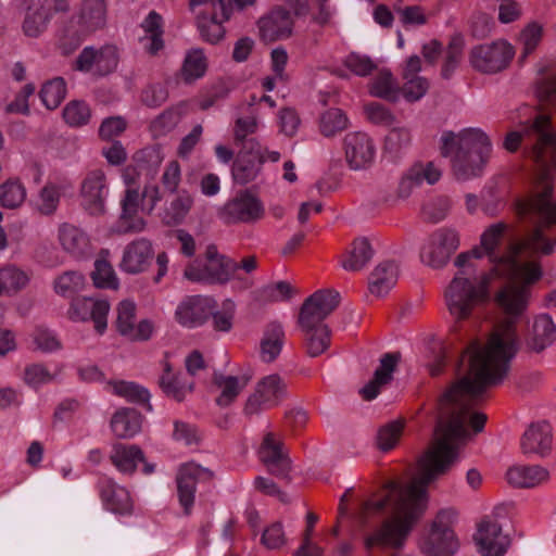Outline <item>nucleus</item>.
I'll list each match as a JSON object with an SVG mask.
<instances>
[{"label":"nucleus","mask_w":556,"mask_h":556,"mask_svg":"<svg viewBox=\"0 0 556 556\" xmlns=\"http://www.w3.org/2000/svg\"><path fill=\"white\" fill-rule=\"evenodd\" d=\"M153 257L152 244L147 239L129 243L124 252L121 268L128 274H138L150 265Z\"/></svg>","instance_id":"5701e85b"},{"label":"nucleus","mask_w":556,"mask_h":556,"mask_svg":"<svg viewBox=\"0 0 556 556\" xmlns=\"http://www.w3.org/2000/svg\"><path fill=\"white\" fill-rule=\"evenodd\" d=\"M520 446L523 454L545 456L552 448V431L547 422L531 424L525 431Z\"/></svg>","instance_id":"b1692460"},{"label":"nucleus","mask_w":556,"mask_h":556,"mask_svg":"<svg viewBox=\"0 0 556 556\" xmlns=\"http://www.w3.org/2000/svg\"><path fill=\"white\" fill-rule=\"evenodd\" d=\"M556 340V326L548 315L535 318L532 334L527 339L528 350L541 353Z\"/></svg>","instance_id":"a878e982"},{"label":"nucleus","mask_w":556,"mask_h":556,"mask_svg":"<svg viewBox=\"0 0 556 556\" xmlns=\"http://www.w3.org/2000/svg\"><path fill=\"white\" fill-rule=\"evenodd\" d=\"M410 132L407 128H392L386 137L384 147L390 153H397L410 143Z\"/></svg>","instance_id":"0e129e2a"},{"label":"nucleus","mask_w":556,"mask_h":556,"mask_svg":"<svg viewBox=\"0 0 556 556\" xmlns=\"http://www.w3.org/2000/svg\"><path fill=\"white\" fill-rule=\"evenodd\" d=\"M185 111L186 105L184 103L169 106L155 117L152 127L160 131H168L179 123Z\"/></svg>","instance_id":"5fc2aeb1"},{"label":"nucleus","mask_w":556,"mask_h":556,"mask_svg":"<svg viewBox=\"0 0 556 556\" xmlns=\"http://www.w3.org/2000/svg\"><path fill=\"white\" fill-rule=\"evenodd\" d=\"M111 460L119 471L132 473L138 463H144V454L138 445L115 444Z\"/></svg>","instance_id":"72a5a7b5"},{"label":"nucleus","mask_w":556,"mask_h":556,"mask_svg":"<svg viewBox=\"0 0 556 556\" xmlns=\"http://www.w3.org/2000/svg\"><path fill=\"white\" fill-rule=\"evenodd\" d=\"M168 99V90L161 84H150L140 93V101L148 108H159Z\"/></svg>","instance_id":"bf43d9fd"},{"label":"nucleus","mask_w":556,"mask_h":556,"mask_svg":"<svg viewBox=\"0 0 556 556\" xmlns=\"http://www.w3.org/2000/svg\"><path fill=\"white\" fill-rule=\"evenodd\" d=\"M109 311L110 303L106 300L75 296L72 299L68 317L73 321H87L91 319L94 323L96 331L102 334L108 327Z\"/></svg>","instance_id":"4468645a"},{"label":"nucleus","mask_w":556,"mask_h":556,"mask_svg":"<svg viewBox=\"0 0 556 556\" xmlns=\"http://www.w3.org/2000/svg\"><path fill=\"white\" fill-rule=\"evenodd\" d=\"M506 478L515 488H533L547 480L548 471L538 465L513 466L507 470Z\"/></svg>","instance_id":"c756f323"},{"label":"nucleus","mask_w":556,"mask_h":556,"mask_svg":"<svg viewBox=\"0 0 556 556\" xmlns=\"http://www.w3.org/2000/svg\"><path fill=\"white\" fill-rule=\"evenodd\" d=\"M301 330L304 333L305 351L311 357L319 356L330 346L331 332L328 326Z\"/></svg>","instance_id":"e433bc0d"},{"label":"nucleus","mask_w":556,"mask_h":556,"mask_svg":"<svg viewBox=\"0 0 556 556\" xmlns=\"http://www.w3.org/2000/svg\"><path fill=\"white\" fill-rule=\"evenodd\" d=\"M293 24L290 12L278 7L257 21L260 39L265 43L287 39L292 35Z\"/></svg>","instance_id":"412c9836"},{"label":"nucleus","mask_w":556,"mask_h":556,"mask_svg":"<svg viewBox=\"0 0 556 556\" xmlns=\"http://www.w3.org/2000/svg\"><path fill=\"white\" fill-rule=\"evenodd\" d=\"M407 173L409 174V179H413L416 185H420L424 180L433 185L441 177V172L434 167L432 162H428L426 164L416 163Z\"/></svg>","instance_id":"680f3d73"},{"label":"nucleus","mask_w":556,"mask_h":556,"mask_svg":"<svg viewBox=\"0 0 556 556\" xmlns=\"http://www.w3.org/2000/svg\"><path fill=\"white\" fill-rule=\"evenodd\" d=\"M262 543L270 549L279 548L286 543L282 523L276 521L267 527L262 534Z\"/></svg>","instance_id":"774afa93"},{"label":"nucleus","mask_w":556,"mask_h":556,"mask_svg":"<svg viewBox=\"0 0 556 556\" xmlns=\"http://www.w3.org/2000/svg\"><path fill=\"white\" fill-rule=\"evenodd\" d=\"M140 26L144 31V36L140 37V42L150 55H156L164 49L162 16L157 12L151 11Z\"/></svg>","instance_id":"393cba45"},{"label":"nucleus","mask_w":556,"mask_h":556,"mask_svg":"<svg viewBox=\"0 0 556 556\" xmlns=\"http://www.w3.org/2000/svg\"><path fill=\"white\" fill-rule=\"evenodd\" d=\"M108 193L106 177L102 169H93L84 178L80 187V197L84 208L93 216L105 213V198Z\"/></svg>","instance_id":"dca6fc26"},{"label":"nucleus","mask_w":556,"mask_h":556,"mask_svg":"<svg viewBox=\"0 0 556 556\" xmlns=\"http://www.w3.org/2000/svg\"><path fill=\"white\" fill-rule=\"evenodd\" d=\"M429 88V83L420 76L409 77L403 86V96L407 101L414 102L425 96Z\"/></svg>","instance_id":"338daca9"},{"label":"nucleus","mask_w":556,"mask_h":556,"mask_svg":"<svg viewBox=\"0 0 556 556\" xmlns=\"http://www.w3.org/2000/svg\"><path fill=\"white\" fill-rule=\"evenodd\" d=\"M489 277L482 274L471 278L468 269L458 270L445 290V300L450 313L457 320L470 316L472 308L488 298Z\"/></svg>","instance_id":"20e7f679"},{"label":"nucleus","mask_w":556,"mask_h":556,"mask_svg":"<svg viewBox=\"0 0 556 556\" xmlns=\"http://www.w3.org/2000/svg\"><path fill=\"white\" fill-rule=\"evenodd\" d=\"M109 383L112 386L113 392L116 395L122 396L131 403L144 405L148 409H151V404L149 403L150 393L143 387L135 382L124 380L110 381Z\"/></svg>","instance_id":"ea45409f"},{"label":"nucleus","mask_w":556,"mask_h":556,"mask_svg":"<svg viewBox=\"0 0 556 556\" xmlns=\"http://www.w3.org/2000/svg\"><path fill=\"white\" fill-rule=\"evenodd\" d=\"M372 256L374 249L371 248L368 239H355L346 258L342 261V266L346 270L357 271L361 270L372 258Z\"/></svg>","instance_id":"f704fd0d"},{"label":"nucleus","mask_w":556,"mask_h":556,"mask_svg":"<svg viewBox=\"0 0 556 556\" xmlns=\"http://www.w3.org/2000/svg\"><path fill=\"white\" fill-rule=\"evenodd\" d=\"M464 46V37L460 34L452 36L446 48L445 61L441 71V76L444 79H450L455 68L458 66L463 56Z\"/></svg>","instance_id":"37998d69"},{"label":"nucleus","mask_w":556,"mask_h":556,"mask_svg":"<svg viewBox=\"0 0 556 556\" xmlns=\"http://www.w3.org/2000/svg\"><path fill=\"white\" fill-rule=\"evenodd\" d=\"M281 448L282 443L275 441L274 433H266L258 451L261 462L266 466L287 457Z\"/></svg>","instance_id":"4d7b16f0"},{"label":"nucleus","mask_w":556,"mask_h":556,"mask_svg":"<svg viewBox=\"0 0 556 556\" xmlns=\"http://www.w3.org/2000/svg\"><path fill=\"white\" fill-rule=\"evenodd\" d=\"M66 94V85L62 77H55L41 87L39 97L48 110L56 109Z\"/></svg>","instance_id":"79ce46f5"},{"label":"nucleus","mask_w":556,"mask_h":556,"mask_svg":"<svg viewBox=\"0 0 556 556\" xmlns=\"http://www.w3.org/2000/svg\"><path fill=\"white\" fill-rule=\"evenodd\" d=\"M106 24V4L104 0H84L77 21L72 18L63 29L61 49L64 55L73 53L85 37L102 29Z\"/></svg>","instance_id":"39448f33"},{"label":"nucleus","mask_w":556,"mask_h":556,"mask_svg":"<svg viewBox=\"0 0 556 556\" xmlns=\"http://www.w3.org/2000/svg\"><path fill=\"white\" fill-rule=\"evenodd\" d=\"M528 198L517 200L516 206ZM516 214L521 223L536 227L519 243L509 245L506 253L495 252L508 228L506 223L491 225L481 236V247L493 263V270L508 280L495 294V303L506 318L493 327L486 344L473 340L463 351L455 367L458 379L438 400L433 438L420 457H457L460 443L468 437L466 425L476 433L483 430L486 415L471 414V409L483 400L489 388L500 386L507 378L510 362L520 348L515 323L526 311L529 287L541 279L542 269L536 263H522L519 255H549L554 243L541 229L547 225L521 218L518 207Z\"/></svg>","instance_id":"f257e3e1"},{"label":"nucleus","mask_w":556,"mask_h":556,"mask_svg":"<svg viewBox=\"0 0 556 556\" xmlns=\"http://www.w3.org/2000/svg\"><path fill=\"white\" fill-rule=\"evenodd\" d=\"M265 210L262 201L249 190L240 191L220 210V218L230 224H255L263 218Z\"/></svg>","instance_id":"6e6552de"},{"label":"nucleus","mask_w":556,"mask_h":556,"mask_svg":"<svg viewBox=\"0 0 556 556\" xmlns=\"http://www.w3.org/2000/svg\"><path fill=\"white\" fill-rule=\"evenodd\" d=\"M440 153L451 159L453 175L457 180H468L481 175L491 153L489 137L480 129L468 128L458 134H442Z\"/></svg>","instance_id":"f03ea898"},{"label":"nucleus","mask_w":556,"mask_h":556,"mask_svg":"<svg viewBox=\"0 0 556 556\" xmlns=\"http://www.w3.org/2000/svg\"><path fill=\"white\" fill-rule=\"evenodd\" d=\"M159 386L168 397H173L177 402H181L187 391H192L193 388L192 383L186 388L180 376L173 372L172 365L168 362L164 364V370L159 379Z\"/></svg>","instance_id":"c9c22d12"},{"label":"nucleus","mask_w":556,"mask_h":556,"mask_svg":"<svg viewBox=\"0 0 556 556\" xmlns=\"http://www.w3.org/2000/svg\"><path fill=\"white\" fill-rule=\"evenodd\" d=\"M197 27L201 38L212 45H216L225 37L226 29L223 26V21L217 20L216 13L211 15H207L205 12L199 13L197 16Z\"/></svg>","instance_id":"4c0bfd02"},{"label":"nucleus","mask_w":556,"mask_h":556,"mask_svg":"<svg viewBox=\"0 0 556 556\" xmlns=\"http://www.w3.org/2000/svg\"><path fill=\"white\" fill-rule=\"evenodd\" d=\"M142 416L135 408L123 407L111 418V429L119 439H130L141 430Z\"/></svg>","instance_id":"bb28decb"},{"label":"nucleus","mask_w":556,"mask_h":556,"mask_svg":"<svg viewBox=\"0 0 556 556\" xmlns=\"http://www.w3.org/2000/svg\"><path fill=\"white\" fill-rule=\"evenodd\" d=\"M262 165L263 164L258 162L244 159L243 155H237L231 167V175L235 182L245 185L252 181L260 173Z\"/></svg>","instance_id":"09e8293b"},{"label":"nucleus","mask_w":556,"mask_h":556,"mask_svg":"<svg viewBox=\"0 0 556 556\" xmlns=\"http://www.w3.org/2000/svg\"><path fill=\"white\" fill-rule=\"evenodd\" d=\"M85 286V277L77 270H68L60 275L54 281V290L65 298H75Z\"/></svg>","instance_id":"a19ab883"},{"label":"nucleus","mask_w":556,"mask_h":556,"mask_svg":"<svg viewBox=\"0 0 556 556\" xmlns=\"http://www.w3.org/2000/svg\"><path fill=\"white\" fill-rule=\"evenodd\" d=\"M402 355L400 352L386 353L380 358V365L375 370L372 378L359 390L365 401H371L380 393V388L389 384L393 379Z\"/></svg>","instance_id":"4be33fe9"},{"label":"nucleus","mask_w":556,"mask_h":556,"mask_svg":"<svg viewBox=\"0 0 556 556\" xmlns=\"http://www.w3.org/2000/svg\"><path fill=\"white\" fill-rule=\"evenodd\" d=\"M101 498L105 506L116 514H126L131 509V500L128 491L114 483L112 480H106L101 488Z\"/></svg>","instance_id":"473e14b6"},{"label":"nucleus","mask_w":556,"mask_h":556,"mask_svg":"<svg viewBox=\"0 0 556 556\" xmlns=\"http://www.w3.org/2000/svg\"><path fill=\"white\" fill-rule=\"evenodd\" d=\"M287 386L277 374L262 378L255 387L254 392L248 397L244 405V414L256 415L263 409L277 406L286 394Z\"/></svg>","instance_id":"9d476101"},{"label":"nucleus","mask_w":556,"mask_h":556,"mask_svg":"<svg viewBox=\"0 0 556 556\" xmlns=\"http://www.w3.org/2000/svg\"><path fill=\"white\" fill-rule=\"evenodd\" d=\"M50 18L39 8L26 14L23 22V31L26 36L36 38L46 28Z\"/></svg>","instance_id":"13d9d810"},{"label":"nucleus","mask_w":556,"mask_h":556,"mask_svg":"<svg viewBox=\"0 0 556 556\" xmlns=\"http://www.w3.org/2000/svg\"><path fill=\"white\" fill-rule=\"evenodd\" d=\"M93 285L101 289H116L118 286L114 270L106 260H97L91 274Z\"/></svg>","instance_id":"864d4df0"},{"label":"nucleus","mask_w":556,"mask_h":556,"mask_svg":"<svg viewBox=\"0 0 556 556\" xmlns=\"http://www.w3.org/2000/svg\"><path fill=\"white\" fill-rule=\"evenodd\" d=\"M206 58L201 49H195L187 54L182 64V75L190 83L204 75L206 71Z\"/></svg>","instance_id":"8fccbe9b"},{"label":"nucleus","mask_w":556,"mask_h":556,"mask_svg":"<svg viewBox=\"0 0 556 556\" xmlns=\"http://www.w3.org/2000/svg\"><path fill=\"white\" fill-rule=\"evenodd\" d=\"M399 268L394 262L380 263L369 276L368 288L371 294L382 296L396 283Z\"/></svg>","instance_id":"cd10ccee"},{"label":"nucleus","mask_w":556,"mask_h":556,"mask_svg":"<svg viewBox=\"0 0 556 556\" xmlns=\"http://www.w3.org/2000/svg\"><path fill=\"white\" fill-rule=\"evenodd\" d=\"M458 245L459 238L455 230L448 228L435 230L429 239L426 263L433 268L443 267L447 264Z\"/></svg>","instance_id":"a211bd4d"},{"label":"nucleus","mask_w":556,"mask_h":556,"mask_svg":"<svg viewBox=\"0 0 556 556\" xmlns=\"http://www.w3.org/2000/svg\"><path fill=\"white\" fill-rule=\"evenodd\" d=\"M370 92L375 97L395 102L399 98V89L395 87L390 71H381L370 85Z\"/></svg>","instance_id":"a18cd8bd"},{"label":"nucleus","mask_w":556,"mask_h":556,"mask_svg":"<svg viewBox=\"0 0 556 556\" xmlns=\"http://www.w3.org/2000/svg\"><path fill=\"white\" fill-rule=\"evenodd\" d=\"M543 36V28L538 23H530L526 26L520 35L519 41L522 43V52L519 56V62L525 60L536 49Z\"/></svg>","instance_id":"3c124183"},{"label":"nucleus","mask_w":556,"mask_h":556,"mask_svg":"<svg viewBox=\"0 0 556 556\" xmlns=\"http://www.w3.org/2000/svg\"><path fill=\"white\" fill-rule=\"evenodd\" d=\"M553 185L548 180L544 189L529 195L525 201L518 203V213L521 218H529L532 222L543 223L547 226L556 224V201H552Z\"/></svg>","instance_id":"9b49d317"},{"label":"nucleus","mask_w":556,"mask_h":556,"mask_svg":"<svg viewBox=\"0 0 556 556\" xmlns=\"http://www.w3.org/2000/svg\"><path fill=\"white\" fill-rule=\"evenodd\" d=\"M26 190L24 186L14 179H9L0 185V203L7 208H16L25 200Z\"/></svg>","instance_id":"de8ad7c7"},{"label":"nucleus","mask_w":556,"mask_h":556,"mask_svg":"<svg viewBox=\"0 0 556 556\" xmlns=\"http://www.w3.org/2000/svg\"><path fill=\"white\" fill-rule=\"evenodd\" d=\"M344 65L358 76H367L375 68L376 65L369 56L351 53L346 56Z\"/></svg>","instance_id":"69168bd1"},{"label":"nucleus","mask_w":556,"mask_h":556,"mask_svg":"<svg viewBox=\"0 0 556 556\" xmlns=\"http://www.w3.org/2000/svg\"><path fill=\"white\" fill-rule=\"evenodd\" d=\"M237 271L236 262L230 257L206 262L203 267L190 264L186 267L184 276L193 282H205L210 285H225Z\"/></svg>","instance_id":"f8f14e48"},{"label":"nucleus","mask_w":556,"mask_h":556,"mask_svg":"<svg viewBox=\"0 0 556 556\" xmlns=\"http://www.w3.org/2000/svg\"><path fill=\"white\" fill-rule=\"evenodd\" d=\"M525 142L529 155L536 166L538 184L544 189L556 172V131L551 118L538 114L523 129V132L511 131L504 140V148L509 152L517 151L520 142Z\"/></svg>","instance_id":"7ed1b4c3"},{"label":"nucleus","mask_w":556,"mask_h":556,"mask_svg":"<svg viewBox=\"0 0 556 556\" xmlns=\"http://www.w3.org/2000/svg\"><path fill=\"white\" fill-rule=\"evenodd\" d=\"M515 54L506 41L480 45L471 49L469 60L473 68L482 73H497L506 68Z\"/></svg>","instance_id":"1a4fd4ad"},{"label":"nucleus","mask_w":556,"mask_h":556,"mask_svg":"<svg viewBox=\"0 0 556 556\" xmlns=\"http://www.w3.org/2000/svg\"><path fill=\"white\" fill-rule=\"evenodd\" d=\"M455 517L456 511L452 508L438 511L421 545L426 554L430 556H450L457 551L459 543L451 527Z\"/></svg>","instance_id":"423d86ee"},{"label":"nucleus","mask_w":556,"mask_h":556,"mask_svg":"<svg viewBox=\"0 0 556 556\" xmlns=\"http://www.w3.org/2000/svg\"><path fill=\"white\" fill-rule=\"evenodd\" d=\"M340 293L331 289L314 292L302 303L298 315L301 329L327 326L325 319L339 306Z\"/></svg>","instance_id":"0eeeda50"},{"label":"nucleus","mask_w":556,"mask_h":556,"mask_svg":"<svg viewBox=\"0 0 556 556\" xmlns=\"http://www.w3.org/2000/svg\"><path fill=\"white\" fill-rule=\"evenodd\" d=\"M285 340V331L281 324L273 321L265 328L260 343L261 358L265 363L274 362L280 354Z\"/></svg>","instance_id":"2f4dec72"},{"label":"nucleus","mask_w":556,"mask_h":556,"mask_svg":"<svg viewBox=\"0 0 556 556\" xmlns=\"http://www.w3.org/2000/svg\"><path fill=\"white\" fill-rule=\"evenodd\" d=\"M404 420L397 419L382 426L377 433V446L382 452H389L397 444L403 429Z\"/></svg>","instance_id":"c03bdc74"},{"label":"nucleus","mask_w":556,"mask_h":556,"mask_svg":"<svg viewBox=\"0 0 556 556\" xmlns=\"http://www.w3.org/2000/svg\"><path fill=\"white\" fill-rule=\"evenodd\" d=\"M59 240L63 249L75 257H83L89 251V238L80 228L63 224L59 228Z\"/></svg>","instance_id":"c85d7f7f"},{"label":"nucleus","mask_w":556,"mask_h":556,"mask_svg":"<svg viewBox=\"0 0 556 556\" xmlns=\"http://www.w3.org/2000/svg\"><path fill=\"white\" fill-rule=\"evenodd\" d=\"M193 205L192 197L185 190L180 191L177 198L166 208L163 222L167 226L181 224Z\"/></svg>","instance_id":"58836bf2"},{"label":"nucleus","mask_w":556,"mask_h":556,"mask_svg":"<svg viewBox=\"0 0 556 556\" xmlns=\"http://www.w3.org/2000/svg\"><path fill=\"white\" fill-rule=\"evenodd\" d=\"M481 556H503L510 544L509 538L502 533L497 522L483 519L473 535Z\"/></svg>","instance_id":"aec40b11"},{"label":"nucleus","mask_w":556,"mask_h":556,"mask_svg":"<svg viewBox=\"0 0 556 556\" xmlns=\"http://www.w3.org/2000/svg\"><path fill=\"white\" fill-rule=\"evenodd\" d=\"M349 119L341 109H330L321 114L319 128L325 137H332L348 127Z\"/></svg>","instance_id":"49530a36"},{"label":"nucleus","mask_w":556,"mask_h":556,"mask_svg":"<svg viewBox=\"0 0 556 556\" xmlns=\"http://www.w3.org/2000/svg\"><path fill=\"white\" fill-rule=\"evenodd\" d=\"M345 160L354 170L368 168L375 157V147L371 139L361 131L349 132L343 140Z\"/></svg>","instance_id":"6ab92c4d"},{"label":"nucleus","mask_w":556,"mask_h":556,"mask_svg":"<svg viewBox=\"0 0 556 556\" xmlns=\"http://www.w3.org/2000/svg\"><path fill=\"white\" fill-rule=\"evenodd\" d=\"M249 377L243 376L238 378L236 376H224L219 372H214L213 383L222 389L219 396L216 399V404L220 407L229 406L249 382Z\"/></svg>","instance_id":"7c9ffc66"},{"label":"nucleus","mask_w":556,"mask_h":556,"mask_svg":"<svg viewBox=\"0 0 556 556\" xmlns=\"http://www.w3.org/2000/svg\"><path fill=\"white\" fill-rule=\"evenodd\" d=\"M118 63V52L114 46H104L98 50L96 68L97 73L105 76L112 73Z\"/></svg>","instance_id":"052dcab7"},{"label":"nucleus","mask_w":556,"mask_h":556,"mask_svg":"<svg viewBox=\"0 0 556 556\" xmlns=\"http://www.w3.org/2000/svg\"><path fill=\"white\" fill-rule=\"evenodd\" d=\"M28 276L14 266L0 269V295L4 290L20 291L28 283Z\"/></svg>","instance_id":"603ef678"},{"label":"nucleus","mask_w":556,"mask_h":556,"mask_svg":"<svg viewBox=\"0 0 556 556\" xmlns=\"http://www.w3.org/2000/svg\"><path fill=\"white\" fill-rule=\"evenodd\" d=\"M214 477L215 475L211 469L203 468L193 462L180 466L176 482L179 502L185 509V514H190L194 502L197 482L199 480L211 481Z\"/></svg>","instance_id":"2eb2a0df"},{"label":"nucleus","mask_w":556,"mask_h":556,"mask_svg":"<svg viewBox=\"0 0 556 556\" xmlns=\"http://www.w3.org/2000/svg\"><path fill=\"white\" fill-rule=\"evenodd\" d=\"M215 307L216 302L211 298L190 295L179 303L175 312V318L182 327H200L206 323Z\"/></svg>","instance_id":"f3484780"},{"label":"nucleus","mask_w":556,"mask_h":556,"mask_svg":"<svg viewBox=\"0 0 556 556\" xmlns=\"http://www.w3.org/2000/svg\"><path fill=\"white\" fill-rule=\"evenodd\" d=\"M535 94L543 108L556 110V79L541 78L536 83Z\"/></svg>","instance_id":"e2e57ef3"},{"label":"nucleus","mask_w":556,"mask_h":556,"mask_svg":"<svg viewBox=\"0 0 556 556\" xmlns=\"http://www.w3.org/2000/svg\"><path fill=\"white\" fill-rule=\"evenodd\" d=\"M115 327L117 332L129 341H147L152 336L154 326L151 320L142 319L137 326L136 304L130 300L122 301L117 306Z\"/></svg>","instance_id":"ddd939ff"},{"label":"nucleus","mask_w":556,"mask_h":556,"mask_svg":"<svg viewBox=\"0 0 556 556\" xmlns=\"http://www.w3.org/2000/svg\"><path fill=\"white\" fill-rule=\"evenodd\" d=\"M90 116V109L84 101H71L63 110V118L71 126H83L88 123Z\"/></svg>","instance_id":"6e6d98bb"}]
</instances>
